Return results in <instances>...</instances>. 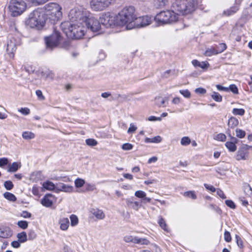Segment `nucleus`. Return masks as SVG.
<instances>
[{"instance_id": "obj_1", "label": "nucleus", "mask_w": 252, "mask_h": 252, "mask_svg": "<svg viewBox=\"0 0 252 252\" xmlns=\"http://www.w3.org/2000/svg\"><path fill=\"white\" fill-rule=\"evenodd\" d=\"M61 28L67 37L74 39L81 38L86 32L85 23L82 22L71 23L65 21L61 24Z\"/></svg>"}, {"instance_id": "obj_2", "label": "nucleus", "mask_w": 252, "mask_h": 252, "mask_svg": "<svg viewBox=\"0 0 252 252\" xmlns=\"http://www.w3.org/2000/svg\"><path fill=\"white\" fill-rule=\"evenodd\" d=\"M118 26H126V29L134 28L133 25L136 15L133 6L125 7L117 15Z\"/></svg>"}, {"instance_id": "obj_3", "label": "nucleus", "mask_w": 252, "mask_h": 252, "mask_svg": "<svg viewBox=\"0 0 252 252\" xmlns=\"http://www.w3.org/2000/svg\"><path fill=\"white\" fill-rule=\"evenodd\" d=\"M195 1L194 0H176L173 2L171 10L174 13L178 15H185L194 11Z\"/></svg>"}, {"instance_id": "obj_4", "label": "nucleus", "mask_w": 252, "mask_h": 252, "mask_svg": "<svg viewBox=\"0 0 252 252\" xmlns=\"http://www.w3.org/2000/svg\"><path fill=\"white\" fill-rule=\"evenodd\" d=\"M46 16L53 23L58 21L62 16V7L57 3H49L44 6Z\"/></svg>"}, {"instance_id": "obj_5", "label": "nucleus", "mask_w": 252, "mask_h": 252, "mask_svg": "<svg viewBox=\"0 0 252 252\" xmlns=\"http://www.w3.org/2000/svg\"><path fill=\"white\" fill-rule=\"evenodd\" d=\"M45 22L44 13L40 10H34L31 13L26 23L31 28H40L44 26Z\"/></svg>"}, {"instance_id": "obj_6", "label": "nucleus", "mask_w": 252, "mask_h": 252, "mask_svg": "<svg viewBox=\"0 0 252 252\" xmlns=\"http://www.w3.org/2000/svg\"><path fill=\"white\" fill-rule=\"evenodd\" d=\"M178 17L171 10L163 11L158 13L155 20L158 26L170 24L177 21Z\"/></svg>"}, {"instance_id": "obj_7", "label": "nucleus", "mask_w": 252, "mask_h": 252, "mask_svg": "<svg viewBox=\"0 0 252 252\" xmlns=\"http://www.w3.org/2000/svg\"><path fill=\"white\" fill-rule=\"evenodd\" d=\"M89 13L86 10H84L82 8H75L70 10L68 17L70 22L79 23L82 22L85 23Z\"/></svg>"}, {"instance_id": "obj_8", "label": "nucleus", "mask_w": 252, "mask_h": 252, "mask_svg": "<svg viewBox=\"0 0 252 252\" xmlns=\"http://www.w3.org/2000/svg\"><path fill=\"white\" fill-rule=\"evenodd\" d=\"M117 0H90L91 9L95 12L103 11L113 4Z\"/></svg>"}, {"instance_id": "obj_9", "label": "nucleus", "mask_w": 252, "mask_h": 252, "mask_svg": "<svg viewBox=\"0 0 252 252\" xmlns=\"http://www.w3.org/2000/svg\"><path fill=\"white\" fill-rule=\"evenodd\" d=\"M10 11L13 16L22 13L26 8V4L23 0H11L9 5Z\"/></svg>"}, {"instance_id": "obj_10", "label": "nucleus", "mask_w": 252, "mask_h": 252, "mask_svg": "<svg viewBox=\"0 0 252 252\" xmlns=\"http://www.w3.org/2000/svg\"><path fill=\"white\" fill-rule=\"evenodd\" d=\"M100 23L106 28L113 27L117 25V15L106 12L103 14L100 18Z\"/></svg>"}, {"instance_id": "obj_11", "label": "nucleus", "mask_w": 252, "mask_h": 252, "mask_svg": "<svg viewBox=\"0 0 252 252\" xmlns=\"http://www.w3.org/2000/svg\"><path fill=\"white\" fill-rule=\"evenodd\" d=\"M61 39L60 32L55 31L51 35L45 38V41L47 47L52 49L58 46Z\"/></svg>"}, {"instance_id": "obj_12", "label": "nucleus", "mask_w": 252, "mask_h": 252, "mask_svg": "<svg viewBox=\"0 0 252 252\" xmlns=\"http://www.w3.org/2000/svg\"><path fill=\"white\" fill-rule=\"evenodd\" d=\"M84 23L86 29L90 30L93 32H98L100 29V22L96 18L90 16V14Z\"/></svg>"}, {"instance_id": "obj_13", "label": "nucleus", "mask_w": 252, "mask_h": 252, "mask_svg": "<svg viewBox=\"0 0 252 252\" xmlns=\"http://www.w3.org/2000/svg\"><path fill=\"white\" fill-rule=\"evenodd\" d=\"M151 23V18L148 16L136 17L133 25L134 28L145 27L150 25Z\"/></svg>"}, {"instance_id": "obj_14", "label": "nucleus", "mask_w": 252, "mask_h": 252, "mask_svg": "<svg viewBox=\"0 0 252 252\" xmlns=\"http://www.w3.org/2000/svg\"><path fill=\"white\" fill-rule=\"evenodd\" d=\"M19 42L17 41L14 37L11 38L7 43L6 51L8 54H13L16 50V47L19 44Z\"/></svg>"}, {"instance_id": "obj_15", "label": "nucleus", "mask_w": 252, "mask_h": 252, "mask_svg": "<svg viewBox=\"0 0 252 252\" xmlns=\"http://www.w3.org/2000/svg\"><path fill=\"white\" fill-rule=\"evenodd\" d=\"M73 187L72 186L64 184L62 183H58L56 184V192L63 191L65 192H71Z\"/></svg>"}, {"instance_id": "obj_16", "label": "nucleus", "mask_w": 252, "mask_h": 252, "mask_svg": "<svg viewBox=\"0 0 252 252\" xmlns=\"http://www.w3.org/2000/svg\"><path fill=\"white\" fill-rule=\"evenodd\" d=\"M54 196L51 194H47L41 200L42 205L46 207H50L53 203Z\"/></svg>"}, {"instance_id": "obj_17", "label": "nucleus", "mask_w": 252, "mask_h": 252, "mask_svg": "<svg viewBox=\"0 0 252 252\" xmlns=\"http://www.w3.org/2000/svg\"><path fill=\"white\" fill-rule=\"evenodd\" d=\"M58 224L60 225V228L63 231H66L69 226V221L67 218L61 217L58 220Z\"/></svg>"}, {"instance_id": "obj_18", "label": "nucleus", "mask_w": 252, "mask_h": 252, "mask_svg": "<svg viewBox=\"0 0 252 252\" xmlns=\"http://www.w3.org/2000/svg\"><path fill=\"white\" fill-rule=\"evenodd\" d=\"M248 156L249 152L244 148H242L238 151L236 156V159L237 160H245L247 159Z\"/></svg>"}, {"instance_id": "obj_19", "label": "nucleus", "mask_w": 252, "mask_h": 252, "mask_svg": "<svg viewBox=\"0 0 252 252\" xmlns=\"http://www.w3.org/2000/svg\"><path fill=\"white\" fill-rule=\"evenodd\" d=\"M12 234V231L9 227L6 226L0 227V237L7 238L10 237Z\"/></svg>"}, {"instance_id": "obj_20", "label": "nucleus", "mask_w": 252, "mask_h": 252, "mask_svg": "<svg viewBox=\"0 0 252 252\" xmlns=\"http://www.w3.org/2000/svg\"><path fill=\"white\" fill-rule=\"evenodd\" d=\"M126 201L127 206L132 208L135 211H137L141 207V205L138 202L133 201L131 198H127Z\"/></svg>"}, {"instance_id": "obj_21", "label": "nucleus", "mask_w": 252, "mask_h": 252, "mask_svg": "<svg viewBox=\"0 0 252 252\" xmlns=\"http://www.w3.org/2000/svg\"><path fill=\"white\" fill-rule=\"evenodd\" d=\"M21 167V162H14L9 164L7 167V172H15Z\"/></svg>"}, {"instance_id": "obj_22", "label": "nucleus", "mask_w": 252, "mask_h": 252, "mask_svg": "<svg viewBox=\"0 0 252 252\" xmlns=\"http://www.w3.org/2000/svg\"><path fill=\"white\" fill-rule=\"evenodd\" d=\"M192 64L195 67L198 66L203 69H207L209 66V63L207 62H200L197 60H192Z\"/></svg>"}, {"instance_id": "obj_23", "label": "nucleus", "mask_w": 252, "mask_h": 252, "mask_svg": "<svg viewBox=\"0 0 252 252\" xmlns=\"http://www.w3.org/2000/svg\"><path fill=\"white\" fill-rule=\"evenodd\" d=\"M91 212L98 220H102L105 218V214L101 210L93 209L92 210Z\"/></svg>"}, {"instance_id": "obj_24", "label": "nucleus", "mask_w": 252, "mask_h": 252, "mask_svg": "<svg viewBox=\"0 0 252 252\" xmlns=\"http://www.w3.org/2000/svg\"><path fill=\"white\" fill-rule=\"evenodd\" d=\"M168 0H153V4L157 8H162L165 6Z\"/></svg>"}, {"instance_id": "obj_25", "label": "nucleus", "mask_w": 252, "mask_h": 252, "mask_svg": "<svg viewBox=\"0 0 252 252\" xmlns=\"http://www.w3.org/2000/svg\"><path fill=\"white\" fill-rule=\"evenodd\" d=\"M238 124L239 121L238 119L233 117L230 118L228 121V126L231 128H233L237 126Z\"/></svg>"}, {"instance_id": "obj_26", "label": "nucleus", "mask_w": 252, "mask_h": 252, "mask_svg": "<svg viewBox=\"0 0 252 252\" xmlns=\"http://www.w3.org/2000/svg\"><path fill=\"white\" fill-rule=\"evenodd\" d=\"M43 187L47 190L56 191V185L50 181H47L43 184Z\"/></svg>"}, {"instance_id": "obj_27", "label": "nucleus", "mask_w": 252, "mask_h": 252, "mask_svg": "<svg viewBox=\"0 0 252 252\" xmlns=\"http://www.w3.org/2000/svg\"><path fill=\"white\" fill-rule=\"evenodd\" d=\"M134 244L148 245L150 244V242L148 240L145 238L135 237Z\"/></svg>"}, {"instance_id": "obj_28", "label": "nucleus", "mask_w": 252, "mask_h": 252, "mask_svg": "<svg viewBox=\"0 0 252 252\" xmlns=\"http://www.w3.org/2000/svg\"><path fill=\"white\" fill-rule=\"evenodd\" d=\"M158 223L161 228H162L165 231H168V226L165 222L164 220L161 217H159Z\"/></svg>"}, {"instance_id": "obj_29", "label": "nucleus", "mask_w": 252, "mask_h": 252, "mask_svg": "<svg viewBox=\"0 0 252 252\" xmlns=\"http://www.w3.org/2000/svg\"><path fill=\"white\" fill-rule=\"evenodd\" d=\"M22 137L26 140H30L35 137V134L31 131H24L22 133Z\"/></svg>"}, {"instance_id": "obj_30", "label": "nucleus", "mask_w": 252, "mask_h": 252, "mask_svg": "<svg viewBox=\"0 0 252 252\" xmlns=\"http://www.w3.org/2000/svg\"><path fill=\"white\" fill-rule=\"evenodd\" d=\"M217 52L215 50V47H211L207 48L204 53V55L207 57H210L212 55H217Z\"/></svg>"}, {"instance_id": "obj_31", "label": "nucleus", "mask_w": 252, "mask_h": 252, "mask_svg": "<svg viewBox=\"0 0 252 252\" xmlns=\"http://www.w3.org/2000/svg\"><path fill=\"white\" fill-rule=\"evenodd\" d=\"M215 50L217 52V54L223 52L226 49V45L225 43H220L215 47Z\"/></svg>"}, {"instance_id": "obj_32", "label": "nucleus", "mask_w": 252, "mask_h": 252, "mask_svg": "<svg viewBox=\"0 0 252 252\" xmlns=\"http://www.w3.org/2000/svg\"><path fill=\"white\" fill-rule=\"evenodd\" d=\"M238 10V7L237 6H234L231 7L229 9H227V10L224 11L223 14L226 16H229L233 13H235Z\"/></svg>"}, {"instance_id": "obj_33", "label": "nucleus", "mask_w": 252, "mask_h": 252, "mask_svg": "<svg viewBox=\"0 0 252 252\" xmlns=\"http://www.w3.org/2000/svg\"><path fill=\"white\" fill-rule=\"evenodd\" d=\"M225 145L230 152H234L236 150L237 147L233 142H226Z\"/></svg>"}, {"instance_id": "obj_34", "label": "nucleus", "mask_w": 252, "mask_h": 252, "mask_svg": "<svg viewBox=\"0 0 252 252\" xmlns=\"http://www.w3.org/2000/svg\"><path fill=\"white\" fill-rule=\"evenodd\" d=\"M17 237L18 240L21 243H24L27 240V235L25 232L18 233Z\"/></svg>"}, {"instance_id": "obj_35", "label": "nucleus", "mask_w": 252, "mask_h": 252, "mask_svg": "<svg viewBox=\"0 0 252 252\" xmlns=\"http://www.w3.org/2000/svg\"><path fill=\"white\" fill-rule=\"evenodd\" d=\"M70 219L71 221L70 224L72 226H76L78 224V218L76 215L73 214L70 215Z\"/></svg>"}, {"instance_id": "obj_36", "label": "nucleus", "mask_w": 252, "mask_h": 252, "mask_svg": "<svg viewBox=\"0 0 252 252\" xmlns=\"http://www.w3.org/2000/svg\"><path fill=\"white\" fill-rule=\"evenodd\" d=\"M4 197L8 200L15 201L16 200V196L12 193L6 192L3 194Z\"/></svg>"}, {"instance_id": "obj_37", "label": "nucleus", "mask_w": 252, "mask_h": 252, "mask_svg": "<svg viewBox=\"0 0 252 252\" xmlns=\"http://www.w3.org/2000/svg\"><path fill=\"white\" fill-rule=\"evenodd\" d=\"M245 111L244 109L241 108H234L232 110V113L234 115L243 116L244 115Z\"/></svg>"}, {"instance_id": "obj_38", "label": "nucleus", "mask_w": 252, "mask_h": 252, "mask_svg": "<svg viewBox=\"0 0 252 252\" xmlns=\"http://www.w3.org/2000/svg\"><path fill=\"white\" fill-rule=\"evenodd\" d=\"M236 136L239 138H243L246 136V132L241 129L236 128L235 130Z\"/></svg>"}, {"instance_id": "obj_39", "label": "nucleus", "mask_w": 252, "mask_h": 252, "mask_svg": "<svg viewBox=\"0 0 252 252\" xmlns=\"http://www.w3.org/2000/svg\"><path fill=\"white\" fill-rule=\"evenodd\" d=\"M211 96L212 98L217 102H220L222 100V96L217 92H214Z\"/></svg>"}, {"instance_id": "obj_40", "label": "nucleus", "mask_w": 252, "mask_h": 252, "mask_svg": "<svg viewBox=\"0 0 252 252\" xmlns=\"http://www.w3.org/2000/svg\"><path fill=\"white\" fill-rule=\"evenodd\" d=\"M74 183L75 187L79 188L83 187L85 184V180L82 179L77 178L75 180Z\"/></svg>"}, {"instance_id": "obj_41", "label": "nucleus", "mask_w": 252, "mask_h": 252, "mask_svg": "<svg viewBox=\"0 0 252 252\" xmlns=\"http://www.w3.org/2000/svg\"><path fill=\"white\" fill-rule=\"evenodd\" d=\"M184 195L185 197L191 198L193 199H195L196 198V195L194 191H186L184 193Z\"/></svg>"}, {"instance_id": "obj_42", "label": "nucleus", "mask_w": 252, "mask_h": 252, "mask_svg": "<svg viewBox=\"0 0 252 252\" xmlns=\"http://www.w3.org/2000/svg\"><path fill=\"white\" fill-rule=\"evenodd\" d=\"M191 142L190 139L188 136L183 137L181 140V144L182 146L189 145Z\"/></svg>"}, {"instance_id": "obj_43", "label": "nucleus", "mask_w": 252, "mask_h": 252, "mask_svg": "<svg viewBox=\"0 0 252 252\" xmlns=\"http://www.w3.org/2000/svg\"><path fill=\"white\" fill-rule=\"evenodd\" d=\"M30 2L32 3V4L37 5H40L45 3L49 0H27Z\"/></svg>"}, {"instance_id": "obj_44", "label": "nucleus", "mask_w": 252, "mask_h": 252, "mask_svg": "<svg viewBox=\"0 0 252 252\" xmlns=\"http://www.w3.org/2000/svg\"><path fill=\"white\" fill-rule=\"evenodd\" d=\"M155 99L156 105L159 107L162 106L165 103L164 99L160 96L156 97Z\"/></svg>"}, {"instance_id": "obj_45", "label": "nucleus", "mask_w": 252, "mask_h": 252, "mask_svg": "<svg viewBox=\"0 0 252 252\" xmlns=\"http://www.w3.org/2000/svg\"><path fill=\"white\" fill-rule=\"evenodd\" d=\"M134 195L138 198L143 199L146 196V193L143 190H139L135 192Z\"/></svg>"}, {"instance_id": "obj_46", "label": "nucleus", "mask_w": 252, "mask_h": 252, "mask_svg": "<svg viewBox=\"0 0 252 252\" xmlns=\"http://www.w3.org/2000/svg\"><path fill=\"white\" fill-rule=\"evenodd\" d=\"M136 236H132L131 235H126L124 237V240L126 243H134L135 238Z\"/></svg>"}, {"instance_id": "obj_47", "label": "nucleus", "mask_w": 252, "mask_h": 252, "mask_svg": "<svg viewBox=\"0 0 252 252\" xmlns=\"http://www.w3.org/2000/svg\"><path fill=\"white\" fill-rule=\"evenodd\" d=\"M86 143L88 146H94L97 144V142L94 139L89 138L86 140Z\"/></svg>"}, {"instance_id": "obj_48", "label": "nucleus", "mask_w": 252, "mask_h": 252, "mask_svg": "<svg viewBox=\"0 0 252 252\" xmlns=\"http://www.w3.org/2000/svg\"><path fill=\"white\" fill-rule=\"evenodd\" d=\"M17 225L20 228L25 229L28 226V223L25 220H20L18 221Z\"/></svg>"}, {"instance_id": "obj_49", "label": "nucleus", "mask_w": 252, "mask_h": 252, "mask_svg": "<svg viewBox=\"0 0 252 252\" xmlns=\"http://www.w3.org/2000/svg\"><path fill=\"white\" fill-rule=\"evenodd\" d=\"M4 187L7 190H11L13 189L14 185L11 181H6L4 183Z\"/></svg>"}, {"instance_id": "obj_50", "label": "nucleus", "mask_w": 252, "mask_h": 252, "mask_svg": "<svg viewBox=\"0 0 252 252\" xmlns=\"http://www.w3.org/2000/svg\"><path fill=\"white\" fill-rule=\"evenodd\" d=\"M226 138V137L224 134L220 133L219 134H218L216 136L215 139L218 141H225Z\"/></svg>"}, {"instance_id": "obj_51", "label": "nucleus", "mask_w": 252, "mask_h": 252, "mask_svg": "<svg viewBox=\"0 0 252 252\" xmlns=\"http://www.w3.org/2000/svg\"><path fill=\"white\" fill-rule=\"evenodd\" d=\"M228 92L230 91L233 93L235 94H238V90L237 86L234 84H232L229 86V87L228 88Z\"/></svg>"}, {"instance_id": "obj_52", "label": "nucleus", "mask_w": 252, "mask_h": 252, "mask_svg": "<svg viewBox=\"0 0 252 252\" xmlns=\"http://www.w3.org/2000/svg\"><path fill=\"white\" fill-rule=\"evenodd\" d=\"M179 92L186 98L190 97V93L188 90H180Z\"/></svg>"}, {"instance_id": "obj_53", "label": "nucleus", "mask_w": 252, "mask_h": 252, "mask_svg": "<svg viewBox=\"0 0 252 252\" xmlns=\"http://www.w3.org/2000/svg\"><path fill=\"white\" fill-rule=\"evenodd\" d=\"M86 190L92 191L96 189L95 186L94 184H87L86 185Z\"/></svg>"}, {"instance_id": "obj_54", "label": "nucleus", "mask_w": 252, "mask_h": 252, "mask_svg": "<svg viewBox=\"0 0 252 252\" xmlns=\"http://www.w3.org/2000/svg\"><path fill=\"white\" fill-rule=\"evenodd\" d=\"M18 111L21 112L22 114L24 115H27L30 114V110L28 108H21L18 110Z\"/></svg>"}, {"instance_id": "obj_55", "label": "nucleus", "mask_w": 252, "mask_h": 252, "mask_svg": "<svg viewBox=\"0 0 252 252\" xmlns=\"http://www.w3.org/2000/svg\"><path fill=\"white\" fill-rule=\"evenodd\" d=\"M36 237V234L34 231L30 230L28 233V237L29 240H33Z\"/></svg>"}, {"instance_id": "obj_56", "label": "nucleus", "mask_w": 252, "mask_h": 252, "mask_svg": "<svg viewBox=\"0 0 252 252\" xmlns=\"http://www.w3.org/2000/svg\"><path fill=\"white\" fill-rule=\"evenodd\" d=\"M225 204L227 206L229 207L231 209H235L236 207L235 203L231 200H225Z\"/></svg>"}, {"instance_id": "obj_57", "label": "nucleus", "mask_w": 252, "mask_h": 252, "mask_svg": "<svg viewBox=\"0 0 252 252\" xmlns=\"http://www.w3.org/2000/svg\"><path fill=\"white\" fill-rule=\"evenodd\" d=\"M8 159L6 158H0V167H2L4 165L8 164Z\"/></svg>"}, {"instance_id": "obj_58", "label": "nucleus", "mask_w": 252, "mask_h": 252, "mask_svg": "<svg viewBox=\"0 0 252 252\" xmlns=\"http://www.w3.org/2000/svg\"><path fill=\"white\" fill-rule=\"evenodd\" d=\"M133 145L130 143H125L122 145V148L124 150H130L132 149Z\"/></svg>"}, {"instance_id": "obj_59", "label": "nucleus", "mask_w": 252, "mask_h": 252, "mask_svg": "<svg viewBox=\"0 0 252 252\" xmlns=\"http://www.w3.org/2000/svg\"><path fill=\"white\" fill-rule=\"evenodd\" d=\"M56 180L57 181L62 180L63 181L65 182H69L71 181L70 178L67 176L58 177L56 178Z\"/></svg>"}, {"instance_id": "obj_60", "label": "nucleus", "mask_w": 252, "mask_h": 252, "mask_svg": "<svg viewBox=\"0 0 252 252\" xmlns=\"http://www.w3.org/2000/svg\"><path fill=\"white\" fill-rule=\"evenodd\" d=\"M152 143H158L161 142L162 138L160 136H157L151 138Z\"/></svg>"}, {"instance_id": "obj_61", "label": "nucleus", "mask_w": 252, "mask_h": 252, "mask_svg": "<svg viewBox=\"0 0 252 252\" xmlns=\"http://www.w3.org/2000/svg\"><path fill=\"white\" fill-rule=\"evenodd\" d=\"M224 240L227 242H229L231 240V237L230 234L228 231H225L224 234Z\"/></svg>"}, {"instance_id": "obj_62", "label": "nucleus", "mask_w": 252, "mask_h": 252, "mask_svg": "<svg viewBox=\"0 0 252 252\" xmlns=\"http://www.w3.org/2000/svg\"><path fill=\"white\" fill-rule=\"evenodd\" d=\"M204 186L207 189L209 190L212 192H215L216 190V189L212 185L204 184Z\"/></svg>"}, {"instance_id": "obj_63", "label": "nucleus", "mask_w": 252, "mask_h": 252, "mask_svg": "<svg viewBox=\"0 0 252 252\" xmlns=\"http://www.w3.org/2000/svg\"><path fill=\"white\" fill-rule=\"evenodd\" d=\"M35 93H36V94L37 95L38 98L40 100H44L45 99V97L43 96L42 93L40 90H36Z\"/></svg>"}, {"instance_id": "obj_64", "label": "nucleus", "mask_w": 252, "mask_h": 252, "mask_svg": "<svg viewBox=\"0 0 252 252\" xmlns=\"http://www.w3.org/2000/svg\"><path fill=\"white\" fill-rule=\"evenodd\" d=\"M63 252H73V250L67 245H64L63 247Z\"/></svg>"}]
</instances>
